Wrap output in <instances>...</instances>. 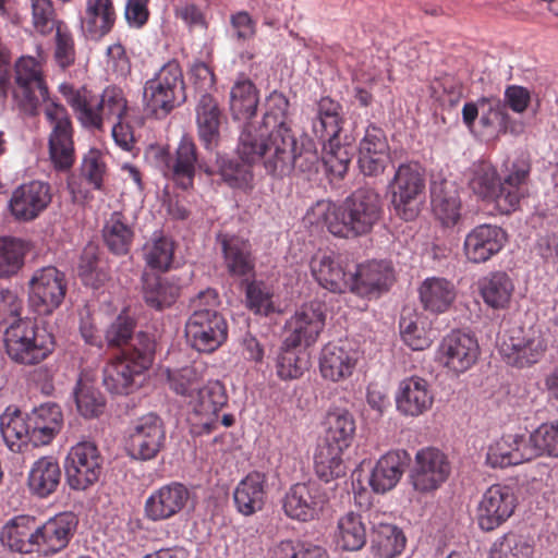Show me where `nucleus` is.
<instances>
[{"label": "nucleus", "instance_id": "1", "mask_svg": "<svg viewBox=\"0 0 558 558\" xmlns=\"http://www.w3.org/2000/svg\"><path fill=\"white\" fill-rule=\"evenodd\" d=\"M289 100L274 92L266 100L260 123L244 124L239 137V151L247 160H263L266 173L283 179L294 171L317 172L319 156L315 143L304 136L298 140L287 123Z\"/></svg>", "mask_w": 558, "mask_h": 558}, {"label": "nucleus", "instance_id": "2", "mask_svg": "<svg viewBox=\"0 0 558 558\" xmlns=\"http://www.w3.org/2000/svg\"><path fill=\"white\" fill-rule=\"evenodd\" d=\"M13 95L21 109L31 116L45 104L44 114L50 126V159L59 170L71 168L75 160L72 121L63 105L49 99L43 66L34 57L24 56L16 61Z\"/></svg>", "mask_w": 558, "mask_h": 558}, {"label": "nucleus", "instance_id": "3", "mask_svg": "<svg viewBox=\"0 0 558 558\" xmlns=\"http://www.w3.org/2000/svg\"><path fill=\"white\" fill-rule=\"evenodd\" d=\"M307 215L311 222L323 223L335 236L354 239L373 231L381 219L383 205L375 190L362 187L339 205L318 201Z\"/></svg>", "mask_w": 558, "mask_h": 558}, {"label": "nucleus", "instance_id": "4", "mask_svg": "<svg viewBox=\"0 0 558 558\" xmlns=\"http://www.w3.org/2000/svg\"><path fill=\"white\" fill-rule=\"evenodd\" d=\"M529 177L530 163L525 159L512 161L502 179H498L494 166L486 161L473 163L466 172L472 192L493 202L501 214L514 211L529 194Z\"/></svg>", "mask_w": 558, "mask_h": 558}, {"label": "nucleus", "instance_id": "5", "mask_svg": "<svg viewBox=\"0 0 558 558\" xmlns=\"http://www.w3.org/2000/svg\"><path fill=\"white\" fill-rule=\"evenodd\" d=\"M355 420L351 412L333 408L325 418V434L314 454V469L325 483L344 474L343 451L350 447L355 434Z\"/></svg>", "mask_w": 558, "mask_h": 558}, {"label": "nucleus", "instance_id": "6", "mask_svg": "<svg viewBox=\"0 0 558 558\" xmlns=\"http://www.w3.org/2000/svg\"><path fill=\"white\" fill-rule=\"evenodd\" d=\"M342 123L340 104L329 97H324L316 104L312 131L324 143L322 161L326 171L339 179L348 172L353 157V147L339 142Z\"/></svg>", "mask_w": 558, "mask_h": 558}, {"label": "nucleus", "instance_id": "7", "mask_svg": "<svg viewBox=\"0 0 558 558\" xmlns=\"http://www.w3.org/2000/svg\"><path fill=\"white\" fill-rule=\"evenodd\" d=\"M133 345V351L123 352L104 368L102 383L111 393L132 392L153 363L156 344L149 335H140Z\"/></svg>", "mask_w": 558, "mask_h": 558}, {"label": "nucleus", "instance_id": "8", "mask_svg": "<svg viewBox=\"0 0 558 558\" xmlns=\"http://www.w3.org/2000/svg\"><path fill=\"white\" fill-rule=\"evenodd\" d=\"M61 92L77 120L87 129L100 130L106 121L121 119L128 109L122 89L116 86L107 87L100 97L70 86H62Z\"/></svg>", "mask_w": 558, "mask_h": 558}, {"label": "nucleus", "instance_id": "9", "mask_svg": "<svg viewBox=\"0 0 558 558\" xmlns=\"http://www.w3.org/2000/svg\"><path fill=\"white\" fill-rule=\"evenodd\" d=\"M4 343L11 360L23 365H35L53 350V337L32 319L13 320L5 330Z\"/></svg>", "mask_w": 558, "mask_h": 558}, {"label": "nucleus", "instance_id": "10", "mask_svg": "<svg viewBox=\"0 0 558 558\" xmlns=\"http://www.w3.org/2000/svg\"><path fill=\"white\" fill-rule=\"evenodd\" d=\"M185 99L183 72L175 60L165 63L144 85L145 110L157 119L167 117Z\"/></svg>", "mask_w": 558, "mask_h": 558}, {"label": "nucleus", "instance_id": "11", "mask_svg": "<svg viewBox=\"0 0 558 558\" xmlns=\"http://www.w3.org/2000/svg\"><path fill=\"white\" fill-rule=\"evenodd\" d=\"M395 214L404 221L414 220L422 204L425 191V177L417 162L400 163L388 184Z\"/></svg>", "mask_w": 558, "mask_h": 558}, {"label": "nucleus", "instance_id": "12", "mask_svg": "<svg viewBox=\"0 0 558 558\" xmlns=\"http://www.w3.org/2000/svg\"><path fill=\"white\" fill-rule=\"evenodd\" d=\"M29 305L38 315H49L63 302L68 282L64 272L53 266L34 271L28 282Z\"/></svg>", "mask_w": 558, "mask_h": 558}, {"label": "nucleus", "instance_id": "13", "mask_svg": "<svg viewBox=\"0 0 558 558\" xmlns=\"http://www.w3.org/2000/svg\"><path fill=\"white\" fill-rule=\"evenodd\" d=\"M166 442L162 420L149 413L133 421L126 432L125 449L135 460L148 461L157 457Z\"/></svg>", "mask_w": 558, "mask_h": 558}, {"label": "nucleus", "instance_id": "14", "mask_svg": "<svg viewBox=\"0 0 558 558\" xmlns=\"http://www.w3.org/2000/svg\"><path fill=\"white\" fill-rule=\"evenodd\" d=\"M228 397L223 385L218 380L203 383L187 401L193 414L192 432L197 435L210 434L217 428L218 412L227 404Z\"/></svg>", "mask_w": 558, "mask_h": 558}, {"label": "nucleus", "instance_id": "15", "mask_svg": "<svg viewBox=\"0 0 558 558\" xmlns=\"http://www.w3.org/2000/svg\"><path fill=\"white\" fill-rule=\"evenodd\" d=\"M65 478L71 489L85 490L95 484L101 473V457L90 441L71 448L64 461Z\"/></svg>", "mask_w": 558, "mask_h": 558}, {"label": "nucleus", "instance_id": "16", "mask_svg": "<svg viewBox=\"0 0 558 558\" xmlns=\"http://www.w3.org/2000/svg\"><path fill=\"white\" fill-rule=\"evenodd\" d=\"M450 470V463L440 450L424 448L415 454L410 481L417 492H433L448 478Z\"/></svg>", "mask_w": 558, "mask_h": 558}, {"label": "nucleus", "instance_id": "17", "mask_svg": "<svg viewBox=\"0 0 558 558\" xmlns=\"http://www.w3.org/2000/svg\"><path fill=\"white\" fill-rule=\"evenodd\" d=\"M480 345L470 333L453 330L441 340L438 360L448 371L459 375L469 371L477 361Z\"/></svg>", "mask_w": 558, "mask_h": 558}, {"label": "nucleus", "instance_id": "18", "mask_svg": "<svg viewBox=\"0 0 558 558\" xmlns=\"http://www.w3.org/2000/svg\"><path fill=\"white\" fill-rule=\"evenodd\" d=\"M547 349V342L541 331H513L500 344V353L509 365L526 367L537 363Z\"/></svg>", "mask_w": 558, "mask_h": 558}, {"label": "nucleus", "instance_id": "19", "mask_svg": "<svg viewBox=\"0 0 558 558\" xmlns=\"http://www.w3.org/2000/svg\"><path fill=\"white\" fill-rule=\"evenodd\" d=\"M326 501L327 495L319 483H296L284 496L283 510L289 518L306 522L318 515Z\"/></svg>", "mask_w": 558, "mask_h": 558}, {"label": "nucleus", "instance_id": "20", "mask_svg": "<svg viewBox=\"0 0 558 558\" xmlns=\"http://www.w3.org/2000/svg\"><path fill=\"white\" fill-rule=\"evenodd\" d=\"M78 519L73 512H60L36 525L37 551L52 556L68 547L77 530Z\"/></svg>", "mask_w": 558, "mask_h": 558}, {"label": "nucleus", "instance_id": "21", "mask_svg": "<svg viewBox=\"0 0 558 558\" xmlns=\"http://www.w3.org/2000/svg\"><path fill=\"white\" fill-rule=\"evenodd\" d=\"M515 508L512 489L506 485H493L482 496L477 508V521L483 531H493L506 522Z\"/></svg>", "mask_w": 558, "mask_h": 558}, {"label": "nucleus", "instance_id": "22", "mask_svg": "<svg viewBox=\"0 0 558 558\" xmlns=\"http://www.w3.org/2000/svg\"><path fill=\"white\" fill-rule=\"evenodd\" d=\"M51 187L43 181H32L16 187L9 201V210L19 221L36 219L51 203Z\"/></svg>", "mask_w": 558, "mask_h": 558}, {"label": "nucleus", "instance_id": "23", "mask_svg": "<svg viewBox=\"0 0 558 558\" xmlns=\"http://www.w3.org/2000/svg\"><path fill=\"white\" fill-rule=\"evenodd\" d=\"M325 305L319 301L302 305L287 322V345L308 347L314 343L325 326Z\"/></svg>", "mask_w": 558, "mask_h": 558}, {"label": "nucleus", "instance_id": "24", "mask_svg": "<svg viewBox=\"0 0 558 558\" xmlns=\"http://www.w3.org/2000/svg\"><path fill=\"white\" fill-rule=\"evenodd\" d=\"M187 342L198 352L211 353L216 351L228 337V323L221 314H211L210 317H189L185 324Z\"/></svg>", "mask_w": 558, "mask_h": 558}, {"label": "nucleus", "instance_id": "25", "mask_svg": "<svg viewBox=\"0 0 558 558\" xmlns=\"http://www.w3.org/2000/svg\"><path fill=\"white\" fill-rule=\"evenodd\" d=\"M190 490L179 482H171L154 490L145 501V515L151 521L168 520L186 506Z\"/></svg>", "mask_w": 558, "mask_h": 558}, {"label": "nucleus", "instance_id": "26", "mask_svg": "<svg viewBox=\"0 0 558 558\" xmlns=\"http://www.w3.org/2000/svg\"><path fill=\"white\" fill-rule=\"evenodd\" d=\"M359 357L357 350L348 341L327 343L319 357L320 374L335 383L344 380L353 374Z\"/></svg>", "mask_w": 558, "mask_h": 558}, {"label": "nucleus", "instance_id": "27", "mask_svg": "<svg viewBox=\"0 0 558 558\" xmlns=\"http://www.w3.org/2000/svg\"><path fill=\"white\" fill-rule=\"evenodd\" d=\"M163 174L186 190L192 186L198 166L197 148L193 140L183 135L173 155L162 156Z\"/></svg>", "mask_w": 558, "mask_h": 558}, {"label": "nucleus", "instance_id": "28", "mask_svg": "<svg viewBox=\"0 0 558 558\" xmlns=\"http://www.w3.org/2000/svg\"><path fill=\"white\" fill-rule=\"evenodd\" d=\"M506 239V232L498 226H477L465 236L464 254L474 264L485 263L504 247Z\"/></svg>", "mask_w": 558, "mask_h": 558}, {"label": "nucleus", "instance_id": "29", "mask_svg": "<svg viewBox=\"0 0 558 558\" xmlns=\"http://www.w3.org/2000/svg\"><path fill=\"white\" fill-rule=\"evenodd\" d=\"M350 291L362 296L378 295L393 281L392 266L387 260H369L356 266L352 272Z\"/></svg>", "mask_w": 558, "mask_h": 558}, {"label": "nucleus", "instance_id": "30", "mask_svg": "<svg viewBox=\"0 0 558 558\" xmlns=\"http://www.w3.org/2000/svg\"><path fill=\"white\" fill-rule=\"evenodd\" d=\"M434 402V393L428 381L411 376L399 383L396 392L397 410L408 416H418L427 412Z\"/></svg>", "mask_w": 558, "mask_h": 558}, {"label": "nucleus", "instance_id": "31", "mask_svg": "<svg viewBox=\"0 0 558 558\" xmlns=\"http://www.w3.org/2000/svg\"><path fill=\"white\" fill-rule=\"evenodd\" d=\"M534 458V448L525 435H507L488 447L486 462L492 468L517 465Z\"/></svg>", "mask_w": 558, "mask_h": 558}, {"label": "nucleus", "instance_id": "32", "mask_svg": "<svg viewBox=\"0 0 558 558\" xmlns=\"http://www.w3.org/2000/svg\"><path fill=\"white\" fill-rule=\"evenodd\" d=\"M311 272L324 289L333 293L350 291L352 271H345L331 252H318L310 263Z\"/></svg>", "mask_w": 558, "mask_h": 558}, {"label": "nucleus", "instance_id": "33", "mask_svg": "<svg viewBox=\"0 0 558 558\" xmlns=\"http://www.w3.org/2000/svg\"><path fill=\"white\" fill-rule=\"evenodd\" d=\"M197 135L207 151H215L221 141L222 113L216 99L208 93L201 94L195 107Z\"/></svg>", "mask_w": 558, "mask_h": 558}, {"label": "nucleus", "instance_id": "34", "mask_svg": "<svg viewBox=\"0 0 558 558\" xmlns=\"http://www.w3.org/2000/svg\"><path fill=\"white\" fill-rule=\"evenodd\" d=\"M217 245L230 276L244 277L254 271V257L247 240L235 234L221 232L217 235Z\"/></svg>", "mask_w": 558, "mask_h": 558}, {"label": "nucleus", "instance_id": "35", "mask_svg": "<svg viewBox=\"0 0 558 558\" xmlns=\"http://www.w3.org/2000/svg\"><path fill=\"white\" fill-rule=\"evenodd\" d=\"M36 519L20 514L8 520L0 530V543L10 551L31 554L37 551Z\"/></svg>", "mask_w": 558, "mask_h": 558}, {"label": "nucleus", "instance_id": "36", "mask_svg": "<svg viewBox=\"0 0 558 558\" xmlns=\"http://www.w3.org/2000/svg\"><path fill=\"white\" fill-rule=\"evenodd\" d=\"M430 202L434 215L445 227H453L459 222L461 198L453 181L434 180L430 183Z\"/></svg>", "mask_w": 558, "mask_h": 558}, {"label": "nucleus", "instance_id": "37", "mask_svg": "<svg viewBox=\"0 0 558 558\" xmlns=\"http://www.w3.org/2000/svg\"><path fill=\"white\" fill-rule=\"evenodd\" d=\"M411 458L405 450L389 451L375 464L369 485L377 494H385L392 489L400 481Z\"/></svg>", "mask_w": 558, "mask_h": 558}, {"label": "nucleus", "instance_id": "38", "mask_svg": "<svg viewBox=\"0 0 558 558\" xmlns=\"http://www.w3.org/2000/svg\"><path fill=\"white\" fill-rule=\"evenodd\" d=\"M31 444L35 447L46 446L59 434L63 425L61 408L56 403H44L28 414Z\"/></svg>", "mask_w": 558, "mask_h": 558}, {"label": "nucleus", "instance_id": "39", "mask_svg": "<svg viewBox=\"0 0 558 558\" xmlns=\"http://www.w3.org/2000/svg\"><path fill=\"white\" fill-rule=\"evenodd\" d=\"M83 35L89 39H99L114 25L116 11L111 0H86L80 15Z\"/></svg>", "mask_w": 558, "mask_h": 558}, {"label": "nucleus", "instance_id": "40", "mask_svg": "<svg viewBox=\"0 0 558 558\" xmlns=\"http://www.w3.org/2000/svg\"><path fill=\"white\" fill-rule=\"evenodd\" d=\"M418 296L425 311L442 314L452 306L457 289L453 282L444 277H428L421 283Z\"/></svg>", "mask_w": 558, "mask_h": 558}, {"label": "nucleus", "instance_id": "41", "mask_svg": "<svg viewBox=\"0 0 558 558\" xmlns=\"http://www.w3.org/2000/svg\"><path fill=\"white\" fill-rule=\"evenodd\" d=\"M180 283L174 278L144 274L142 294L145 304L154 310L170 307L178 299Z\"/></svg>", "mask_w": 558, "mask_h": 558}, {"label": "nucleus", "instance_id": "42", "mask_svg": "<svg viewBox=\"0 0 558 558\" xmlns=\"http://www.w3.org/2000/svg\"><path fill=\"white\" fill-rule=\"evenodd\" d=\"M265 483L263 473L252 472L236 485L233 500L240 513L252 515L263 509L266 497Z\"/></svg>", "mask_w": 558, "mask_h": 558}, {"label": "nucleus", "instance_id": "43", "mask_svg": "<svg viewBox=\"0 0 558 558\" xmlns=\"http://www.w3.org/2000/svg\"><path fill=\"white\" fill-rule=\"evenodd\" d=\"M135 232L131 220L120 211H114L105 221L102 240L114 255H126L131 251Z\"/></svg>", "mask_w": 558, "mask_h": 558}, {"label": "nucleus", "instance_id": "44", "mask_svg": "<svg viewBox=\"0 0 558 558\" xmlns=\"http://www.w3.org/2000/svg\"><path fill=\"white\" fill-rule=\"evenodd\" d=\"M61 480V469L53 457H41L36 460L28 473L29 490L40 497L46 498L53 494Z\"/></svg>", "mask_w": 558, "mask_h": 558}, {"label": "nucleus", "instance_id": "45", "mask_svg": "<svg viewBox=\"0 0 558 558\" xmlns=\"http://www.w3.org/2000/svg\"><path fill=\"white\" fill-rule=\"evenodd\" d=\"M478 290L484 303L494 310L509 306L514 283L505 271H493L478 280Z\"/></svg>", "mask_w": 558, "mask_h": 558}, {"label": "nucleus", "instance_id": "46", "mask_svg": "<svg viewBox=\"0 0 558 558\" xmlns=\"http://www.w3.org/2000/svg\"><path fill=\"white\" fill-rule=\"evenodd\" d=\"M258 92L254 83L244 75L239 76L230 90V111L236 121L252 122L258 106Z\"/></svg>", "mask_w": 558, "mask_h": 558}, {"label": "nucleus", "instance_id": "47", "mask_svg": "<svg viewBox=\"0 0 558 558\" xmlns=\"http://www.w3.org/2000/svg\"><path fill=\"white\" fill-rule=\"evenodd\" d=\"M0 432L8 448L20 452L24 445L31 442L29 417L14 409L8 408L0 416Z\"/></svg>", "mask_w": 558, "mask_h": 558}, {"label": "nucleus", "instance_id": "48", "mask_svg": "<svg viewBox=\"0 0 558 558\" xmlns=\"http://www.w3.org/2000/svg\"><path fill=\"white\" fill-rule=\"evenodd\" d=\"M238 154L239 158L218 157L219 174L230 187L246 192L253 189L254 174L251 165L258 160H247L239 150Z\"/></svg>", "mask_w": 558, "mask_h": 558}, {"label": "nucleus", "instance_id": "49", "mask_svg": "<svg viewBox=\"0 0 558 558\" xmlns=\"http://www.w3.org/2000/svg\"><path fill=\"white\" fill-rule=\"evenodd\" d=\"M144 259L151 269L166 271L173 263L174 242L162 232H154L143 247Z\"/></svg>", "mask_w": 558, "mask_h": 558}, {"label": "nucleus", "instance_id": "50", "mask_svg": "<svg viewBox=\"0 0 558 558\" xmlns=\"http://www.w3.org/2000/svg\"><path fill=\"white\" fill-rule=\"evenodd\" d=\"M29 251L26 241L13 238H0V278H9L19 272L24 265V257Z\"/></svg>", "mask_w": 558, "mask_h": 558}, {"label": "nucleus", "instance_id": "51", "mask_svg": "<svg viewBox=\"0 0 558 558\" xmlns=\"http://www.w3.org/2000/svg\"><path fill=\"white\" fill-rule=\"evenodd\" d=\"M338 545L349 551L361 549L366 543V527L360 514L349 512L338 521Z\"/></svg>", "mask_w": 558, "mask_h": 558}, {"label": "nucleus", "instance_id": "52", "mask_svg": "<svg viewBox=\"0 0 558 558\" xmlns=\"http://www.w3.org/2000/svg\"><path fill=\"white\" fill-rule=\"evenodd\" d=\"M372 544L381 558H395L405 546V537L401 530L388 523H379L372 532Z\"/></svg>", "mask_w": 558, "mask_h": 558}, {"label": "nucleus", "instance_id": "53", "mask_svg": "<svg viewBox=\"0 0 558 558\" xmlns=\"http://www.w3.org/2000/svg\"><path fill=\"white\" fill-rule=\"evenodd\" d=\"M300 345H287L284 339L277 356L276 372L282 380H292L301 377L308 367V360Z\"/></svg>", "mask_w": 558, "mask_h": 558}, {"label": "nucleus", "instance_id": "54", "mask_svg": "<svg viewBox=\"0 0 558 558\" xmlns=\"http://www.w3.org/2000/svg\"><path fill=\"white\" fill-rule=\"evenodd\" d=\"M78 413L86 418L102 414L106 401L101 392L88 380L80 377L73 390Z\"/></svg>", "mask_w": 558, "mask_h": 558}, {"label": "nucleus", "instance_id": "55", "mask_svg": "<svg viewBox=\"0 0 558 558\" xmlns=\"http://www.w3.org/2000/svg\"><path fill=\"white\" fill-rule=\"evenodd\" d=\"M167 379L170 389L184 398L187 402L203 383V369L196 365H187L181 368L167 369Z\"/></svg>", "mask_w": 558, "mask_h": 558}, {"label": "nucleus", "instance_id": "56", "mask_svg": "<svg viewBox=\"0 0 558 558\" xmlns=\"http://www.w3.org/2000/svg\"><path fill=\"white\" fill-rule=\"evenodd\" d=\"M135 322L128 315H119L106 330V341L110 347L126 345L124 352L133 351L135 339L145 332L134 336Z\"/></svg>", "mask_w": 558, "mask_h": 558}, {"label": "nucleus", "instance_id": "57", "mask_svg": "<svg viewBox=\"0 0 558 558\" xmlns=\"http://www.w3.org/2000/svg\"><path fill=\"white\" fill-rule=\"evenodd\" d=\"M532 553L533 547L526 537L509 533L494 543L490 558H529Z\"/></svg>", "mask_w": 558, "mask_h": 558}, {"label": "nucleus", "instance_id": "58", "mask_svg": "<svg viewBox=\"0 0 558 558\" xmlns=\"http://www.w3.org/2000/svg\"><path fill=\"white\" fill-rule=\"evenodd\" d=\"M81 178L94 190H101L104 178L107 174V165L102 153L98 149H89L82 159L80 167Z\"/></svg>", "mask_w": 558, "mask_h": 558}, {"label": "nucleus", "instance_id": "59", "mask_svg": "<svg viewBox=\"0 0 558 558\" xmlns=\"http://www.w3.org/2000/svg\"><path fill=\"white\" fill-rule=\"evenodd\" d=\"M534 448V457L548 454L558 458V420L543 423L529 436Z\"/></svg>", "mask_w": 558, "mask_h": 558}, {"label": "nucleus", "instance_id": "60", "mask_svg": "<svg viewBox=\"0 0 558 558\" xmlns=\"http://www.w3.org/2000/svg\"><path fill=\"white\" fill-rule=\"evenodd\" d=\"M399 328L403 342L414 351L425 350L433 342V332L420 326L414 317L402 316Z\"/></svg>", "mask_w": 558, "mask_h": 558}, {"label": "nucleus", "instance_id": "61", "mask_svg": "<svg viewBox=\"0 0 558 558\" xmlns=\"http://www.w3.org/2000/svg\"><path fill=\"white\" fill-rule=\"evenodd\" d=\"M246 305L255 314L268 316L276 311L270 288L262 281L247 283L245 289Z\"/></svg>", "mask_w": 558, "mask_h": 558}, {"label": "nucleus", "instance_id": "62", "mask_svg": "<svg viewBox=\"0 0 558 558\" xmlns=\"http://www.w3.org/2000/svg\"><path fill=\"white\" fill-rule=\"evenodd\" d=\"M96 251L94 245L85 247L78 264V276L83 283L94 289H98L107 280V274L98 269Z\"/></svg>", "mask_w": 558, "mask_h": 558}, {"label": "nucleus", "instance_id": "63", "mask_svg": "<svg viewBox=\"0 0 558 558\" xmlns=\"http://www.w3.org/2000/svg\"><path fill=\"white\" fill-rule=\"evenodd\" d=\"M54 31L56 35L53 58L60 68L66 69L71 66L75 61V45L73 35L64 22L58 23V27Z\"/></svg>", "mask_w": 558, "mask_h": 558}, {"label": "nucleus", "instance_id": "64", "mask_svg": "<svg viewBox=\"0 0 558 558\" xmlns=\"http://www.w3.org/2000/svg\"><path fill=\"white\" fill-rule=\"evenodd\" d=\"M32 21L35 29L44 35H49L58 27L60 20L56 17L51 0H31Z\"/></svg>", "mask_w": 558, "mask_h": 558}]
</instances>
